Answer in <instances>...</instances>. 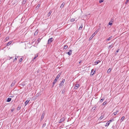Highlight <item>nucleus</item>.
Listing matches in <instances>:
<instances>
[{
	"mask_svg": "<svg viewBox=\"0 0 129 129\" xmlns=\"http://www.w3.org/2000/svg\"><path fill=\"white\" fill-rule=\"evenodd\" d=\"M9 57V60L11 59L12 58V57Z\"/></svg>",
	"mask_w": 129,
	"mask_h": 129,
	"instance_id": "42",
	"label": "nucleus"
},
{
	"mask_svg": "<svg viewBox=\"0 0 129 129\" xmlns=\"http://www.w3.org/2000/svg\"><path fill=\"white\" fill-rule=\"evenodd\" d=\"M11 98H9L7 100V102H9L11 101Z\"/></svg>",
	"mask_w": 129,
	"mask_h": 129,
	"instance_id": "18",
	"label": "nucleus"
},
{
	"mask_svg": "<svg viewBox=\"0 0 129 129\" xmlns=\"http://www.w3.org/2000/svg\"><path fill=\"white\" fill-rule=\"evenodd\" d=\"M45 124H44L43 125L45 126Z\"/></svg>",
	"mask_w": 129,
	"mask_h": 129,
	"instance_id": "48",
	"label": "nucleus"
},
{
	"mask_svg": "<svg viewBox=\"0 0 129 129\" xmlns=\"http://www.w3.org/2000/svg\"><path fill=\"white\" fill-rule=\"evenodd\" d=\"M110 123V121H108L106 123V126H108L109 125Z\"/></svg>",
	"mask_w": 129,
	"mask_h": 129,
	"instance_id": "16",
	"label": "nucleus"
},
{
	"mask_svg": "<svg viewBox=\"0 0 129 129\" xmlns=\"http://www.w3.org/2000/svg\"><path fill=\"white\" fill-rule=\"evenodd\" d=\"M45 114L44 113H43L41 117V119H43L44 118Z\"/></svg>",
	"mask_w": 129,
	"mask_h": 129,
	"instance_id": "12",
	"label": "nucleus"
},
{
	"mask_svg": "<svg viewBox=\"0 0 129 129\" xmlns=\"http://www.w3.org/2000/svg\"><path fill=\"white\" fill-rule=\"evenodd\" d=\"M45 124H44L43 125L45 126Z\"/></svg>",
	"mask_w": 129,
	"mask_h": 129,
	"instance_id": "47",
	"label": "nucleus"
},
{
	"mask_svg": "<svg viewBox=\"0 0 129 129\" xmlns=\"http://www.w3.org/2000/svg\"><path fill=\"white\" fill-rule=\"evenodd\" d=\"M40 4H39L37 6V7L36 8L38 7V8H39V7H40Z\"/></svg>",
	"mask_w": 129,
	"mask_h": 129,
	"instance_id": "33",
	"label": "nucleus"
},
{
	"mask_svg": "<svg viewBox=\"0 0 129 129\" xmlns=\"http://www.w3.org/2000/svg\"><path fill=\"white\" fill-rule=\"evenodd\" d=\"M65 81V80L64 79H63L62 82H61L60 84H59V86H62L63 84L64 83Z\"/></svg>",
	"mask_w": 129,
	"mask_h": 129,
	"instance_id": "4",
	"label": "nucleus"
},
{
	"mask_svg": "<svg viewBox=\"0 0 129 129\" xmlns=\"http://www.w3.org/2000/svg\"><path fill=\"white\" fill-rule=\"evenodd\" d=\"M52 13L51 11H50L47 14V15L48 17H49L50 15H51V13Z\"/></svg>",
	"mask_w": 129,
	"mask_h": 129,
	"instance_id": "9",
	"label": "nucleus"
},
{
	"mask_svg": "<svg viewBox=\"0 0 129 129\" xmlns=\"http://www.w3.org/2000/svg\"><path fill=\"white\" fill-rule=\"evenodd\" d=\"M29 100H27L25 103V106L29 102Z\"/></svg>",
	"mask_w": 129,
	"mask_h": 129,
	"instance_id": "11",
	"label": "nucleus"
},
{
	"mask_svg": "<svg viewBox=\"0 0 129 129\" xmlns=\"http://www.w3.org/2000/svg\"><path fill=\"white\" fill-rule=\"evenodd\" d=\"M111 69H109L108 70L107 73H110L111 72Z\"/></svg>",
	"mask_w": 129,
	"mask_h": 129,
	"instance_id": "27",
	"label": "nucleus"
},
{
	"mask_svg": "<svg viewBox=\"0 0 129 129\" xmlns=\"http://www.w3.org/2000/svg\"><path fill=\"white\" fill-rule=\"evenodd\" d=\"M107 103V102L106 101H105L103 103V105H105Z\"/></svg>",
	"mask_w": 129,
	"mask_h": 129,
	"instance_id": "23",
	"label": "nucleus"
},
{
	"mask_svg": "<svg viewBox=\"0 0 129 129\" xmlns=\"http://www.w3.org/2000/svg\"><path fill=\"white\" fill-rule=\"evenodd\" d=\"M93 72V73H95V70H93V69H92V70L91 71V73H92Z\"/></svg>",
	"mask_w": 129,
	"mask_h": 129,
	"instance_id": "35",
	"label": "nucleus"
},
{
	"mask_svg": "<svg viewBox=\"0 0 129 129\" xmlns=\"http://www.w3.org/2000/svg\"><path fill=\"white\" fill-rule=\"evenodd\" d=\"M104 99L103 98V99H102L100 100V102H101V103H102L103 101V100H104Z\"/></svg>",
	"mask_w": 129,
	"mask_h": 129,
	"instance_id": "29",
	"label": "nucleus"
},
{
	"mask_svg": "<svg viewBox=\"0 0 129 129\" xmlns=\"http://www.w3.org/2000/svg\"><path fill=\"white\" fill-rule=\"evenodd\" d=\"M82 25H81V26L79 27V30H81L82 29Z\"/></svg>",
	"mask_w": 129,
	"mask_h": 129,
	"instance_id": "30",
	"label": "nucleus"
},
{
	"mask_svg": "<svg viewBox=\"0 0 129 129\" xmlns=\"http://www.w3.org/2000/svg\"><path fill=\"white\" fill-rule=\"evenodd\" d=\"M104 118V116H102L100 117L99 118V120H101L102 119H103Z\"/></svg>",
	"mask_w": 129,
	"mask_h": 129,
	"instance_id": "15",
	"label": "nucleus"
},
{
	"mask_svg": "<svg viewBox=\"0 0 129 129\" xmlns=\"http://www.w3.org/2000/svg\"><path fill=\"white\" fill-rule=\"evenodd\" d=\"M103 0H100L99 1V2L100 3H101L103 2Z\"/></svg>",
	"mask_w": 129,
	"mask_h": 129,
	"instance_id": "31",
	"label": "nucleus"
},
{
	"mask_svg": "<svg viewBox=\"0 0 129 129\" xmlns=\"http://www.w3.org/2000/svg\"><path fill=\"white\" fill-rule=\"evenodd\" d=\"M14 110V109L13 108L12 109L11 111L13 112Z\"/></svg>",
	"mask_w": 129,
	"mask_h": 129,
	"instance_id": "37",
	"label": "nucleus"
},
{
	"mask_svg": "<svg viewBox=\"0 0 129 129\" xmlns=\"http://www.w3.org/2000/svg\"><path fill=\"white\" fill-rule=\"evenodd\" d=\"M60 75V74H59L57 75V76L56 77V78H55V79L54 80L53 82V86L56 83V82L57 80H58V79Z\"/></svg>",
	"mask_w": 129,
	"mask_h": 129,
	"instance_id": "1",
	"label": "nucleus"
},
{
	"mask_svg": "<svg viewBox=\"0 0 129 129\" xmlns=\"http://www.w3.org/2000/svg\"><path fill=\"white\" fill-rule=\"evenodd\" d=\"M64 120V118H62L61 119H60L59 121V123H61Z\"/></svg>",
	"mask_w": 129,
	"mask_h": 129,
	"instance_id": "7",
	"label": "nucleus"
},
{
	"mask_svg": "<svg viewBox=\"0 0 129 129\" xmlns=\"http://www.w3.org/2000/svg\"><path fill=\"white\" fill-rule=\"evenodd\" d=\"M113 21V19H112L109 22L108 24L110 25H112Z\"/></svg>",
	"mask_w": 129,
	"mask_h": 129,
	"instance_id": "5",
	"label": "nucleus"
},
{
	"mask_svg": "<svg viewBox=\"0 0 129 129\" xmlns=\"http://www.w3.org/2000/svg\"><path fill=\"white\" fill-rule=\"evenodd\" d=\"M38 55H35V57L33 59H35L38 57Z\"/></svg>",
	"mask_w": 129,
	"mask_h": 129,
	"instance_id": "36",
	"label": "nucleus"
},
{
	"mask_svg": "<svg viewBox=\"0 0 129 129\" xmlns=\"http://www.w3.org/2000/svg\"><path fill=\"white\" fill-rule=\"evenodd\" d=\"M94 74V73H93V74H90V76H91L92 75H93Z\"/></svg>",
	"mask_w": 129,
	"mask_h": 129,
	"instance_id": "41",
	"label": "nucleus"
},
{
	"mask_svg": "<svg viewBox=\"0 0 129 129\" xmlns=\"http://www.w3.org/2000/svg\"><path fill=\"white\" fill-rule=\"evenodd\" d=\"M64 3H63L61 5L60 8H63L64 7Z\"/></svg>",
	"mask_w": 129,
	"mask_h": 129,
	"instance_id": "13",
	"label": "nucleus"
},
{
	"mask_svg": "<svg viewBox=\"0 0 129 129\" xmlns=\"http://www.w3.org/2000/svg\"><path fill=\"white\" fill-rule=\"evenodd\" d=\"M112 45H113V44H112L111 45H110L109 46V47H108V49H109V48H112V47L113 46H112Z\"/></svg>",
	"mask_w": 129,
	"mask_h": 129,
	"instance_id": "26",
	"label": "nucleus"
},
{
	"mask_svg": "<svg viewBox=\"0 0 129 129\" xmlns=\"http://www.w3.org/2000/svg\"><path fill=\"white\" fill-rule=\"evenodd\" d=\"M118 112V110H117L116 112H114L113 114H114V115H116L117 114V113Z\"/></svg>",
	"mask_w": 129,
	"mask_h": 129,
	"instance_id": "17",
	"label": "nucleus"
},
{
	"mask_svg": "<svg viewBox=\"0 0 129 129\" xmlns=\"http://www.w3.org/2000/svg\"><path fill=\"white\" fill-rule=\"evenodd\" d=\"M38 32L36 31L34 34V35H37L38 34Z\"/></svg>",
	"mask_w": 129,
	"mask_h": 129,
	"instance_id": "38",
	"label": "nucleus"
},
{
	"mask_svg": "<svg viewBox=\"0 0 129 129\" xmlns=\"http://www.w3.org/2000/svg\"><path fill=\"white\" fill-rule=\"evenodd\" d=\"M27 1V0H23L22 2V3L23 4H25Z\"/></svg>",
	"mask_w": 129,
	"mask_h": 129,
	"instance_id": "24",
	"label": "nucleus"
},
{
	"mask_svg": "<svg viewBox=\"0 0 129 129\" xmlns=\"http://www.w3.org/2000/svg\"><path fill=\"white\" fill-rule=\"evenodd\" d=\"M112 36H111V37H110L108 39H107V40L108 41L112 39Z\"/></svg>",
	"mask_w": 129,
	"mask_h": 129,
	"instance_id": "21",
	"label": "nucleus"
},
{
	"mask_svg": "<svg viewBox=\"0 0 129 129\" xmlns=\"http://www.w3.org/2000/svg\"><path fill=\"white\" fill-rule=\"evenodd\" d=\"M53 38H51L49 39L48 41V43L49 44L51 43L52 41Z\"/></svg>",
	"mask_w": 129,
	"mask_h": 129,
	"instance_id": "3",
	"label": "nucleus"
},
{
	"mask_svg": "<svg viewBox=\"0 0 129 129\" xmlns=\"http://www.w3.org/2000/svg\"><path fill=\"white\" fill-rule=\"evenodd\" d=\"M96 108V107H94L93 108H94V110Z\"/></svg>",
	"mask_w": 129,
	"mask_h": 129,
	"instance_id": "44",
	"label": "nucleus"
},
{
	"mask_svg": "<svg viewBox=\"0 0 129 129\" xmlns=\"http://www.w3.org/2000/svg\"><path fill=\"white\" fill-rule=\"evenodd\" d=\"M14 85V83H11V86H13Z\"/></svg>",
	"mask_w": 129,
	"mask_h": 129,
	"instance_id": "32",
	"label": "nucleus"
},
{
	"mask_svg": "<svg viewBox=\"0 0 129 129\" xmlns=\"http://www.w3.org/2000/svg\"><path fill=\"white\" fill-rule=\"evenodd\" d=\"M17 56H16L15 57V59H14V61H15H15H16V59H17Z\"/></svg>",
	"mask_w": 129,
	"mask_h": 129,
	"instance_id": "34",
	"label": "nucleus"
},
{
	"mask_svg": "<svg viewBox=\"0 0 129 129\" xmlns=\"http://www.w3.org/2000/svg\"><path fill=\"white\" fill-rule=\"evenodd\" d=\"M12 43V41H10L7 44V46H9Z\"/></svg>",
	"mask_w": 129,
	"mask_h": 129,
	"instance_id": "10",
	"label": "nucleus"
},
{
	"mask_svg": "<svg viewBox=\"0 0 129 129\" xmlns=\"http://www.w3.org/2000/svg\"><path fill=\"white\" fill-rule=\"evenodd\" d=\"M41 39H40V38H39L38 39L37 41H38V43H39L40 42V41L41 40Z\"/></svg>",
	"mask_w": 129,
	"mask_h": 129,
	"instance_id": "25",
	"label": "nucleus"
},
{
	"mask_svg": "<svg viewBox=\"0 0 129 129\" xmlns=\"http://www.w3.org/2000/svg\"><path fill=\"white\" fill-rule=\"evenodd\" d=\"M112 120H110L109 121H110V122H112Z\"/></svg>",
	"mask_w": 129,
	"mask_h": 129,
	"instance_id": "43",
	"label": "nucleus"
},
{
	"mask_svg": "<svg viewBox=\"0 0 129 129\" xmlns=\"http://www.w3.org/2000/svg\"><path fill=\"white\" fill-rule=\"evenodd\" d=\"M119 49H118V50H117L116 51V52H118V51H119Z\"/></svg>",
	"mask_w": 129,
	"mask_h": 129,
	"instance_id": "45",
	"label": "nucleus"
},
{
	"mask_svg": "<svg viewBox=\"0 0 129 129\" xmlns=\"http://www.w3.org/2000/svg\"><path fill=\"white\" fill-rule=\"evenodd\" d=\"M72 50L71 49L69 51V52L67 53V54L69 55H70L72 54Z\"/></svg>",
	"mask_w": 129,
	"mask_h": 129,
	"instance_id": "6",
	"label": "nucleus"
},
{
	"mask_svg": "<svg viewBox=\"0 0 129 129\" xmlns=\"http://www.w3.org/2000/svg\"><path fill=\"white\" fill-rule=\"evenodd\" d=\"M9 37H6L5 39V40H6V41H8L9 39Z\"/></svg>",
	"mask_w": 129,
	"mask_h": 129,
	"instance_id": "28",
	"label": "nucleus"
},
{
	"mask_svg": "<svg viewBox=\"0 0 129 129\" xmlns=\"http://www.w3.org/2000/svg\"><path fill=\"white\" fill-rule=\"evenodd\" d=\"M99 30H96L94 33L92 35L91 37H90L89 39V40H90L91 39H92L93 37H94V36L97 33L98 31Z\"/></svg>",
	"mask_w": 129,
	"mask_h": 129,
	"instance_id": "2",
	"label": "nucleus"
},
{
	"mask_svg": "<svg viewBox=\"0 0 129 129\" xmlns=\"http://www.w3.org/2000/svg\"><path fill=\"white\" fill-rule=\"evenodd\" d=\"M101 61L100 60H98L96 62H95V64L97 65Z\"/></svg>",
	"mask_w": 129,
	"mask_h": 129,
	"instance_id": "14",
	"label": "nucleus"
},
{
	"mask_svg": "<svg viewBox=\"0 0 129 129\" xmlns=\"http://www.w3.org/2000/svg\"><path fill=\"white\" fill-rule=\"evenodd\" d=\"M70 21L71 22H73L75 21V19L74 18H72L70 19Z\"/></svg>",
	"mask_w": 129,
	"mask_h": 129,
	"instance_id": "19",
	"label": "nucleus"
},
{
	"mask_svg": "<svg viewBox=\"0 0 129 129\" xmlns=\"http://www.w3.org/2000/svg\"><path fill=\"white\" fill-rule=\"evenodd\" d=\"M68 46L67 45H65L64 46L63 48L64 49H66L68 48Z\"/></svg>",
	"mask_w": 129,
	"mask_h": 129,
	"instance_id": "20",
	"label": "nucleus"
},
{
	"mask_svg": "<svg viewBox=\"0 0 129 129\" xmlns=\"http://www.w3.org/2000/svg\"><path fill=\"white\" fill-rule=\"evenodd\" d=\"M124 116H122V118H121L120 120L121 121V122L123 120H124Z\"/></svg>",
	"mask_w": 129,
	"mask_h": 129,
	"instance_id": "22",
	"label": "nucleus"
},
{
	"mask_svg": "<svg viewBox=\"0 0 129 129\" xmlns=\"http://www.w3.org/2000/svg\"><path fill=\"white\" fill-rule=\"evenodd\" d=\"M129 1V0H127L125 2V3L126 4Z\"/></svg>",
	"mask_w": 129,
	"mask_h": 129,
	"instance_id": "39",
	"label": "nucleus"
},
{
	"mask_svg": "<svg viewBox=\"0 0 129 129\" xmlns=\"http://www.w3.org/2000/svg\"><path fill=\"white\" fill-rule=\"evenodd\" d=\"M79 85L78 84H76L75 87V89H77L79 87Z\"/></svg>",
	"mask_w": 129,
	"mask_h": 129,
	"instance_id": "8",
	"label": "nucleus"
},
{
	"mask_svg": "<svg viewBox=\"0 0 129 129\" xmlns=\"http://www.w3.org/2000/svg\"><path fill=\"white\" fill-rule=\"evenodd\" d=\"M23 60V59L22 58H21L20 59L19 61L20 62L21 61Z\"/></svg>",
	"mask_w": 129,
	"mask_h": 129,
	"instance_id": "40",
	"label": "nucleus"
},
{
	"mask_svg": "<svg viewBox=\"0 0 129 129\" xmlns=\"http://www.w3.org/2000/svg\"><path fill=\"white\" fill-rule=\"evenodd\" d=\"M20 107H18V109H20Z\"/></svg>",
	"mask_w": 129,
	"mask_h": 129,
	"instance_id": "46",
	"label": "nucleus"
}]
</instances>
